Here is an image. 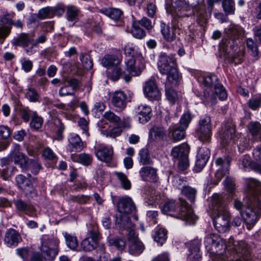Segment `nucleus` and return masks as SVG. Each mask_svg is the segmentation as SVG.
I'll return each instance as SVG.
<instances>
[{
    "mask_svg": "<svg viewBox=\"0 0 261 261\" xmlns=\"http://www.w3.org/2000/svg\"><path fill=\"white\" fill-rule=\"evenodd\" d=\"M36 180V178L32 177L30 174H28L27 177L22 174L17 175L15 177V181L18 187L26 196L36 194L34 184Z\"/></svg>",
    "mask_w": 261,
    "mask_h": 261,
    "instance_id": "12",
    "label": "nucleus"
},
{
    "mask_svg": "<svg viewBox=\"0 0 261 261\" xmlns=\"http://www.w3.org/2000/svg\"><path fill=\"white\" fill-rule=\"evenodd\" d=\"M227 35V39H223L222 42H223L226 45V50L228 49V47L230 44V47L232 44L231 42H234V41L239 39L244 36L245 31L244 29L240 26L237 25H231L226 31Z\"/></svg>",
    "mask_w": 261,
    "mask_h": 261,
    "instance_id": "17",
    "label": "nucleus"
},
{
    "mask_svg": "<svg viewBox=\"0 0 261 261\" xmlns=\"http://www.w3.org/2000/svg\"><path fill=\"white\" fill-rule=\"evenodd\" d=\"M192 119V117L189 112L185 113L180 118L179 126L186 129L191 122Z\"/></svg>",
    "mask_w": 261,
    "mask_h": 261,
    "instance_id": "59",
    "label": "nucleus"
},
{
    "mask_svg": "<svg viewBox=\"0 0 261 261\" xmlns=\"http://www.w3.org/2000/svg\"><path fill=\"white\" fill-rule=\"evenodd\" d=\"M172 1L171 6L167 11L171 14L172 23L175 26L177 24L178 19L193 15V11L191 10L186 0Z\"/></svg>",
    "mask_w": 261,
    "mask_h": 261,
    "instance_id": "8",
    "label": "nucleus"
},
{
    "mask_svg": "<svg viewBox=\"0 0 261 261\" xmlns=\"http://www.w3.org/2000/svg\"><path fill=\"white\" fill-rule=\"evenodd\" d=\"M16 252L23 261H26L30 255V251L28 247H21L17 248Z\"/></svg>",
    "mask_w": 261,
    "mask_h": 261,
    "instance_id": "64",
    "label": "nucleus"
},
{
    "mask_svg": "<svg viewBox=\"0 0 261 261\" xmlns=\"http://www.w3.org/2000/svg\"><path fill=\"white\" fill-rule=\"evenodd\" d=\"M113 105L119 111L123 110L126 106V96L122 91H115L112 98Z\"/></svg>",
    "mask_w": 261,
    "mask_h": 261,
    "instance_id": "28",
    "label": "nucleus"
},
{
    "mask_svg": "<svg viewBox=\"0 0 261 261\" xmlns=\"http://www.w3.org/2000/svg\"><path fill=\"white\" fill-rule=\"evenodd\" d=\"M239 165L240 168L244 170L249 167L252 169L253 161L251 162L249 155L246 154L240 158Z\"/></svg>",
    "mask_w": 261,
    "mask_h": 261,
    "instance_id": "50",
    "label": "nucleus"
},
{
    "mask_svg": "<svg viewBox=\"0 0 261 261\" xmlns=\"http://www.w3.org/2000/svg\"><path fill=\"white\" fill-rule=\"evenodd\" d=\"M58 240L47 235L42 237L40 250L45 259H54L58 253Z\"/></svg>",
    "mask_w": 261,
    "mask_h": 261,
    "instance_id": "9",
    "label": "nucleus"
},
{
    "mask_svg": "<svg viewBox=\"0 0 261 261\" xmlns=\"http://www.w3.org/2000/svg\"><path fill=\"white\" fill-rule=\"evenodd\" d=\"M202 100L205 105H213L216 103V97L214 96H210L209 91L207 89L204 90L203 98Z\"/></svg>",
    "mask_w": 261,
    "mask_h": 261,
    "instance_id": "60",
    "label": "nucleus"
},
{
    "mask_svg": "<svg viewBox=\"0 0 261 261\" xmlns=\"http://www.w3.org/2000/svg\"><path fill=\"white\" fill-rule=\"evenodd\" d=\"M41 169V166L37 160H29L27 166V170H30L34 174H37Z\"/></svg>",
    "mask_w": 261,
    "mask_h": 261,
    "instance_id": "54",
    "label": "nucleus"
},
{
    "mask_svg": "<svg viewBox=\"0 0 261 261\" xmlns=\"http://www.w3.org/2000/svg\"><path fill=\"white\" fill-rule=\"evenodd\" d=\"M186 129L180 126H170L169 132L171 134L172 138L174 141H178L183 139L186 135Z\"/></svg>",
    "mask_w": 261,
    "mask_h": 261,
    "instance_id": "32",
    "label": "nucleus"
},
{
    "mask_svg": "<svg viewBox=\"0 0 261 261\" xmlns=\"http://www.w3.org/2000/svg\"><path fill=\"white\" fill-rule=\"evenodd\" d=\"M16 170L17 169L13 166H7L1 171V176L3 179L6 180L11 177Z\"/></svg>",
    "mask_w": 261,
    "mask_h": 261,
    "instance_id": "57",
    "label": "nucleus"
},
{
    "mask_svg": "<svg viewBox=\"0 0 261 261\" xmlns=\"http://www.w3.org/2000/svg\"><path fill=\"white\" fill-rule=\"evenodd\" d=\"M22 69L25 72L31 71L33 68V62L26 58H22L20 60Z\"/></svg>",
    "mask_w": 261,
    "mask_h": 261,
    "instance_id": "62",
    "label": "nucleus"
},
{
    "mask_svg": "<svg viewBox=\"0 0 261 261\" xmlns=\"http://www.w3.org/2000/svg\"><path fill=\"white\" fill-rule=\"evenodd\" d=\"M95 154L99 160L109 163L113 159V150L111 147L101 145L95 150Z\"/></svg>",
    "mask_w": 261,
    "mask_h": 261,
    "instance_id": "23",
    "label": "nucleus"
},
{
    "mask_svg": "<svg viewBox=\"0 0 261 261\" xmlns=\"http://www.w3.org/2000/svg\"><path fill=\"white\" fill-rule=\"evenodd\" d=\"M246 45L248 49L251 52V55L253 57H256L258 55V49L257 45L253 41V40L249 38L246 40Z\"/></svg>",
    "mask_w": 261,
    "mask_h": 261,
    "instance_id": "56",
    "label": "nucleus"
},
{
    "mask_svg": "<svg viewBox=\"0 0 261 261\" xmlns=\"http://www.w3.org/2000/svg\"><path fill=\"white\" fill-rule=\"evenodd\" d=\"M66 244L68 248L74 250L78 246V241L75 236L67 232H63Z\"/></svg>",
    "mask_w": 261,
    "mask_h": 261,
    "instance_id": "40",
    "label": "nucleus"
},
{
    "mask_svg": "<svg viewBox=\"0 0 261 261\" xmlns=\"http://www.w3.org/2000/svg\"><path fill=\"white\" fill-rule=\"evenodd\" d=\"M16 209L20 211L25 213L27 215L32 216L34 213V207L31 204L22 200L17 199L15 202Z\"/></svg>",
    "mask_w": 261,
    "mask_h": 261,
    "instance_id": "30",
    "label": "nucleus"
},
{
    "mask_svg": "<svg viewBox=\"0 0 261 261\" xmlns=\"http://www.w3.org/2000/svg\"><path fill=\"white\" fill-rule=\"evenodd\" d=\"M220 143L223 147L237 144L239 150L243 151L249 147V141L245 138H240L236 134L235 125L231 121L225 122L222 127Z\"/></svg>",
    "mask_w": 261,
    "mask_h": 261,
    "instance_id": "6",
    "label": "nucleus"
},
{
    "mask_svg": "<svg viewBox=\"0 0 261 261\" xmlns=\"http://www.w3.org/2000/svg\"><path fill=\"white\" fill-rule=\"evenodd\" d=\"M230 161V159L229 157L219 158L215 161L216 165L220 167L216 173V177L219 180H220L228 173Z\"/></svg>",
    "mask_w": 261,
    "mask_h": 261,
    "instance_id": "24",
    "label": "nucleus"
},
{
    "mask_svg": "<svg viewBox=\"0 0 261 261\" xmlns=\"http://www.w3.org/2000/svg\"><path fill=\"white\" fill-rule=\"evenodd\" d=\"M182 193L191 201H194L197 191L195 189L189 186H184L181 190Z\"/></svg>",
    "mask_w": 261,
    "mask_h": 261,
    "instance_id": "51",
    "label": "nucleus"
},
{
    "mask_svg": "<svg viewBox=\"0 0 261 261\" xmlns=\"http://www.w3.org/2000/svg\"><path fill=\"white\" fill-rule=\"evenodd\" d=\"M71 159L74 162L80 163L85 166H88L91 163L93 158L91 155L83 153L79 154H72Z\"/></svg>",
    "mask_w": 261,
    "mask_h": 261,
    "instance_id": "33",
    "label": "nucleus"
},
{
    "mask_svg": "<svg viewBox=\"0 0 261 261\" xmlns=\"http://www.w3.org/2000/svg\"><path fill=\"white\" fill-rule=\"evenodd\" d=\"M114 174L120 181L122 187L125 190H129L131 188V183L125 174L120 172H115Z\"/></svg>",
    "mask_w": 261,
    "mask_h": 261,
    "instance_id": "45",
    "label": "nucleus"
},
{
    "mask_svg": "<svg viewBox=\"0 0 261 261\" xmlns=\"http://www.w3.org/2000/svg\"><path fill=\"white\" fill-rule=\"evenodd\" d=\"M162 211L165 214L181 219L190 225L194 224L198 219L191 206L185 199L180 198L177 206L175 201L169 200L163 205Z\"/></svg>",
    "mask_w": 261,
    "mask_h": 261,
    "instance_id": "4",
    "label": "nucleus"
},
{
    "mask_svg": "<svg viewBox=\"0 0 261 261\" xmlns=\"http://www.w3.org/2000/svg\"><path fill=\"white\" fill-rule=\"evenodd\" d=\"M143 91L145 97L151 100H159L161 99V92L153 80H149L145 83Z\"/></svg>",
    "mask_w": 261,
    "mask_h": 261,
    "instance_id": "18",
    "label": "nucleus"
},
{
    "mask_svg": "<svg viewBox=\"0 0 261 261\" xmlns=\"http://www.w3.org/2000/svg\"><path fill=\"white\" fill-rule=\"evenodd\" d=\"M248 106L252 110H256L261 106V94H256L252 96V97L247 102Z\"/></svg>",
    "mask_w": 261,
    "mask_h": 261,
    "instance_id": "43",
    "label": "nucleus"
},
{
    "mask_svg": "<svg viewBox=\"0 0 261 261\" xmlns=\"http://www.w3.org/2000/svg\"><path fill=\"white\" fill-rule=\"evenodd\" d=\"M199 140L203 143H209L212 137V124L209 116H204L199 121V127L197 130Z\"/></svg>",
    "mask_w": 261,
    "mask_h": 261,
    "instance_id": "11",
    "label": "nucleus"
},
{
    "mask_svg": "<svg viewBox=\"0 0 261 261\" xmlns=\"http://www.w3.org/2000/svg\"><path fill=\"white\" fill-rule=\"evenodd\" d=\"M43 123V119L38 115L37 112H33L30 122V127L34 130H38L41 127Z\"/></svg>",
    "mask_w": 261,
    "mask_h": 261,
    "instance_id": "41",
    "label": "nucleus"
},
{
    "mask_svg": "<svg viewBox=\"0 0 261 261\" xmlns=\"http://www.w3.org/2000/svg\"><path fill=\"white\" fill-rule=\"evenodd\" d=\"M135 110L140 123H145L150 119L151 109L148 106L141 104L138 106Z\"/></svg>",
    "mask_w": 261,
    "mask_h": 261,
    "instance_id": "26",
    "label": "nucleus"
},
{
    "mask_svg": "<svg viewBox=\"0 0 261 261\" xmlns=\"http://www.w3.org/2000/svg\"><path fill=\"white\" fill-rule=\"evenodd\" d=\"M153 238L155 242L162 245L166 240L167 230L162 228L158 229L155 231Z\"/></svg>",
    "mask_w": 261,
    "mask_h": 261,
    "instance_id": "49",
    "label": "nucleus"
},
{
    "mask_svg": "<svg viewBox=\"0 0 261 261\" xmlns=\"http://www.w3.org/2000/svg\"><path fill=\"white\" fill-rule=\"evenodd\" d=\"M248 128L256 141L261 140V124L258 122H250Z\"/></svg>",
    "mask_w": 261,
    "mask_h": 261,
    "instance_id": "35",
    "label": "nucleus"
},
{
    "mask_svg": "<svg viewBox=\"0 0 261 261\" xmlns=\"http://www.w3.org/2000/svg\"><path fill=\"white\" fill-rule=\"evenodd\" d=\"M115 66V68L111 72L110 71L108 72V75L109 77L113 81H117L119 79L121 75L123 74V72L121 71L119 68L117 66Z\"/></svg>",
    "mask_w": 261,
    "mask_h": 261,
    "instance_id": "63",
    "label": "nucleus"
},
{
    "mask_svg": "<svg viewBox=\"0 0 261 261\" xmlns=\"http://www.w3.org/2000/svg\"><path fill=\"white\" fill-rule=\"evenodd\" d=\"M21 241V237L18 231L14 229L10 228L7 230L4 242L9 247H16Z\"/></svg>",
    "mask_w": 261,
    "mask_h": 261,
    "instance_id": "22",
    "label": "nucleus"
},
{
    "mask_svg": "<svg viewBox=\"0 0 261 261\" xmlns=\"http://www.w3.org/2000/svg\"><path fill=\"white\" fill-rule=\"evenodd\" d=\"M15 46H20L24 48L28 55H32L35 52L34 47L35 46L34 37L30 34L21 33L14 38L12 42Z\"/></svg>",
    "mask_w": 261,
    "mask_h": 261,
    "instance_id": "13",
    "label": "nucleus"
},
{
    "mask_svg": "<svg viewBox=\"0 0 261 261\" xmlns=\"http://www.w3.org/2000/svg\"><path fill=\"white\" fill-rule=\"evenodd\" d=\"M80 59L85 69L90 70L92 68L93 63L88 55L82 53L80 56Z\"/></svg>",
    "mask_w": 261,
    "mask_h": 261,
    "instance_id": "52",
    "label": "nucleus"
},
{
    "mask_svg": "<svg viewBox=\"0 0 261 261\" xmlns=\"http://www.w3.org/2000/svg\"><path fill=\"white\" fill-rule=\"evenodd\" d=\"M222 7L224 12L227 14H232L234 12V3L233 0H223Z\"/></svg>",
    "mask_w": 261,
    "mask_h": 261,
    "instance_id": "55",
    "label": "nucleus"
},
{
    "mask_svg": "<svg viewBox=\"0 0 261 261\" xmlns=\"http://www.w3.org/2000/svg\"><path fill=\"white\" fill-rule=\"evenodd\" d=\"M252 154L253 156L252 169L261 174V147H256Z\"/></svg>",
    "mask_w": 261,
    "mask_h": 261,
    "instance_id": "34",
    "label": "nucleus"
},
{
    "mask_svg": "<svg viewBox=\"0 0 261 261\" xmlns=\"http://www.w3.org/2000/svg\"><path fill=\"white\" fill-rule=\"evenodd\" d=\"M158 66L160 72L163 75H166L165 87L167 98L171 102H174L177 98V94L172 88L178 84L180 79L176 59L173 56H168L165 53H161Z\"/></svg>",
    "mask_w": 261,
    "mask_h": 261,
    "instance_id": "3",
    "label": "nucleus"
},
{
    "mask_svg": "<svg viewBox=\"0 0 261 261\" xmlns=\"http://www.w3.org/2000/svg\"><path fill=\"white\" fill-rule=\"evenodd\" d=\"M139 162L142 165H151L152 161L149 154V151L147 149L143 148L139 151Z\"/></svg>",
    "mask_w": 261,
    "mask_h": 261,
    "instance_id": "46",
    "label": "nucleus"
},
{
    "mask_svg": "<svg viewBox=\"0 0 261 261\" xmlns=\"http://www.w3.org/2000/svg\"><path fill=\"white\" fill-rule=\"evenodd\" d=\"M25 98L30 102H36L39 101L40 96L36 90L31 87H28L25 92Z\"/></svg>",
    "mask_w": 261,
    "mask_h": 261,
    "instance_id": "42",
    "label": "nucleus"
},
{
    "mask_svg": "<svg viewBox=\"0 0 261 261\" xmlns=\"http://www.w3.org/2000/svg\"><path fill=\"white\" fill-rule=\"evenodd\" d=\"M149 136L156 140H163L166 136L165 128L162 126H153L149 131Z\"/></svg>",
    "mask_w": 261,
    "mask_h": 261,
    "instance_id": "37",
    "label": "nucleus"
},
{
    "mask_svg": "<svg viewBox=\"0 0 261 261\" xmlns=\"http://www.w3.org/2000/svg\"><path fill=\"white\" fill-rule=\"evenodd\" d=\"M187 2L191 10L195 11L198 15L205 17L203 16V12H201V9L203 10L204 8V0H187Z\"/></svg>",
    "mask_w": 261,
    "mask_h": 261,
    "instance_id": "38",
    "label": "nucleus"
},
{
    "mask_svg": "<svg viewBox=\"0 0 261 261\" xmlns=\"http://www.w3.org/2000/svg\"><path fill=\"white\" fill-rule=\"evenodd\" d=\"M131 33L134 37L139 39H142L146 35L145 32L139 27V23L137 22H134L133 23Z\"/></svg>",
    "mask_w": 261,
    "mask_h": 261,
    "instance_id": "47",
    "label": "nucleus"
},
{
    "mask_svg": "<svg viewBox=\"0 0 261 261\" xmlns=\"http://www.w3.org/2000/svg\"><path fill=\"white\" fill-rule=\"evenodd\" d=\"M67 149L70 152H80L84 148L81 138L76 134H71L68 138Z\"/></svg>",
    "mask_w": 261,
    "mask_h": 261,
    "instance_id": "27",
    "label": "nucleus"
},
{
    "mask_svg": "<svg viewBox=\"0 0 261 261\" xmlns=\"http://www.w3.org/2000/svg\"><path fill=\"white\" fill-rule=\"evenodd\" d=\"M161 32L163 38L168 42H172L175 40L176 35L173 29H170V27L164 22L160 24Z\"/></svg>",
    "mask_w": 261,
    "mask_h": 261,
    "instance_id": "31",
    "label": "nucleus"
},
{
    "mask_svg": "<svg viewBox=\"0 0 261 261\" xmlns=\"http://www.w3.org/2000/svg\"><path fill=\"white\" fill-rule=\"evenodd\" d=\"M108 242L109 246H115L119 250H123L126 245L125 240L118 237L109 239Z\"/></svg>",
    "mask_w": 261,
    "mask_h": 261,
    "instance_id": "44",
    "label": "nucleus"
},
{
    "mask_svg": "<svg viewBox=\"0 0 261 261\" xmlns=\"http://www.w3.org/2000/svg\"><path fill=\"white\" fill-rule=\"evenodd\" d=\"M212 205L216 211L213 219L215 229L220 233H224L230 226V213L226 206L223 203L221 197L218 195L213 196Z\"/></svg>",
    "mask_w": 261,
    "mask_h": 261,
    "instance_id": "5",
    "label": "nucleus"
},
{
    "mask_svg": "<svg viewBox=\"0 0 261 261\" xmlns=\"http://www.w3.org/2000/svg\"><path fill=\"white\" fill-rule=\"evenodd\" d=\"M204 85L214 92L220 99H225L227 97V93L223 86L219 83L218 77L212 74L202 77Z\"/></svg>",
    "mask_w": 261,
    "mask_h": 261,
    "instance_id": "10",
    "label": "nucleus"
},
{
    "mask_svg": "<svg viewBox=\"0 0 261 261\" xmlns=\"http://www.w3.org/2000/svg\"><path fill=\"white\" fill-rule=\"evenodd\" d=\"M120 63L119 59L113 55H107L101 59V64L109 69L115 66H117Z\"/></svg>",
    "mask_w": 261,
    "mask_h": 261,
    "instance_id": "36",
    "label": "nucleus"
},
{
    "mask_svg": "<svg viewBox=\"0 0 261 261\" xmlns=\"http://www.w3.org/2000/svg\"><path fill=\"white\" fill-rule=\"evenodd\" d=\"M204 244L205 248L212 253L221 254L219 251L227 249L234 254L233 258L230 256L229 258L226 255L220 254L214 261H249L250 259V249L243 241L234 242L233 239H230L228 244L225 245L219 235L212 233L206 236Z\"/></svg>",
    "mask_w": 261,
    "mask_h": 261,
    "instance_id": "1",
    "label": "nucleus"
},
{
    "mask_svg": "<svg viewBox=\"0 0 261 261\" xmlns=\"http://www.w3.org/2000/svg\"><path fill=\"white\" fill-rule=\"evenodd\" d=\"M139 174L142 180L145 181L156 182L159 179L158 169L150 166L142 167Z\"/></svg>",
    "mask_w": 261,
    "mask_h": 261,
    "instance_id": "20",
    "label": "nucleus"
},
{
    "mask_svg": "<svg viewBox=\"0 0 261 261\" xmlns=\"http://www.w3.org/2000/svg\"><path fill=\"white\" fill-rule=\"evenodd\" d=\"M120 224V228L126 230L128 241V252L130 254L138 255L140 254L144 250V246L135 234L134 225L129 221L126 216L117 220Z\"/></svg>",
    "mask_w": 261,
    "mask_h": 261,
    "instance_id": "7",
    "label": "nucleus"
},
{
    "mask_svg": "<svg viewBox=\"0 0 261 261\" xmlns=\"http://www.w3.org/2000/svg\"><path fill=\"white\" fill-rule=\"evenodd\" d=\"M190 147L187 144H182L173 147L171 151V155L173 158L178 160L188 156Z\"/></svg>",
    "mask_w": 261,
    "mask_h": 261,
    "instance_id": "29",
    "label": "nucleus"
},
{
    "mask_svg": "<svg viewBox=\"0 0 261 261\" xmlns=\"http://www.w3.org/2000/svg\"><path fill=\"white\" fill-rule=\"evenodd\" d=\"M201 242L198 239L194 240L190 242L189 246V254L188 261H200L201 254L200 251Z\"/></svg>",
    "mask_w": 261,
    "mask_h": 261,
    "instance_id": "21",
    "label": "nucleus"
},
{
    "mask_svg": "<svg viewBox=\"0 0 261 261\" xmlns=\"http://www.w3.org/2000/svg\"><path fill=\"white\" fill-rule=\"evenodd\" d=\"M99 239L97 227L94 226L92 230L88 231L87 236L81 242V246L85 251H92L97 246Z\"/></svg>",
    "mask_w": 261,
    "mask_h": 261,
    "instance_id": "14",
    "label": "nucleus"
},
{
    "mask_svg": "<svg viewBox=\"0 0 261 261\" xmlns=\"http://www.w3.org/2000/svg\"><path fill=\"white\" fill-rule=\"evenodd\" d=\"M122 132V128L119 125L114 127L110 130H101V133L107 137L115 138L121 135Z\"/></svg>",
    "mask_w": 261,
    "mask_h": 261,
    "instance_id": "48",
    "label": "nucleus"
},
{
    "mask_svg": "<svg viewBox=\"0 0 261 261\" xmlns=\"http://www.w3.org/2000/svg\"><path fill=\"white\" fill-rule=\"evenodd\" d=\"M210 156V151L208 148H200L197 154V159L195 162V167L199 171L205 166Z\"/></svg>",
    "mask_w": 261,
    "mask_h": 261,
    "instance_id": "25",
    "label": "nucleus"
},
{
    "mask_svg": "<svg viewBox=\"0 0 261 261\" xmlns=\"http://www.w3.org/2000/svg\"><path fill=\"white\" fill-rule=\"evenodd\" d=\"M100 12L115 20H118L122 14V11L117 8H103L100 10Z\"/></svg>",
    "mask_w": 261,
    "mask_h": 261,
    "instance_id": "39",
    "label": "nucleus"
},
{
    "mask_svg": "<svg viewBox=\"0 0 261 261\" xmlns=\"http://www.w3.org/2000/svg\"><path fill=\"white\" fill-rule=\"evenodd\" d=\"M125 65L126 68L123 71V79L126 82L130 81L132 76H138L140 74L141 70L135 66V60L133 57H129L125 62Z\"/></svg>",
    "mask_w": 261,
    "mask_h": 261,
    "instance_id": "19",
    "label": "nucleus"
},
{
    "mask_svg": "<svg viewBox=\"0 0 261 261\" xmlns=\"http://www.w3.org/2000/svg\"><path fill=\"white\" fill-rule=\"evenodd\" d=\"M79 14L77 8L73 6H69L67 7V18L68 21H76Z\"/></svg>",
    "mask_w": 261,
    "mask_h": 261,
    "instance_id": "53",
    "label": "nucleus"
},
{
    "mask_svg": "<svg viewBox=\"0 0 261 261\" xmlns=\"http://www.w3.org/2000/svg\"><path fill=\"white\" fill-rule=\"evenodd\" d=\"M38 17L40 19L53 17L51 7H46L40 9L38 12Z\"/></svg>",
    "mask_w": 261,
    "mask_h": 261,
    "instance_id": "61",
    "label": "nucleus"
},
{
    "mask_svg": "<svg viewBox=\"0 0 261 261\" xmlns=\"http://www.w3.org/2000/svg\"><path fill=\"white\" fill-rule=\"evenodd\" d=\"M9 157L15 164L19 166L23 170H27V166L29 159L20 151V146L18 144H15L13 150L9 154Z\"/></svg>",
    "mask_w": 261,
    "mask_h": 261,
    "instance_id": "16",
    "label": "nucleus"
},
{
    "mask_svg": "<svg viewBox=\"0 0 261 261\" xmlns=\"http://www.w3.org/2000/svg\"><path fill=\"white\" fill-rule=\"evenodd\" d=\"M103 116L111 123L118 124L120 121V117L110 111L106 112Z\"/></svg>",
    "mask_w": 261,
    "mask_h": 261,
    "instance_id": "58",
    "label": "nucleus"
},
{
    "mask_svg": "<svg viewBox=\"0 0 261 261\" xmlns=\"http://www.w3.org/2000/svg\"><path fill=\"white\" fill-rule=\"evenodd\" d=\"M117 210L121 214L116 220V223L120 228V224L117 223V220L126 216L129 219L128 214L133 213L135 210V206L132 199L129 197H122L119 199L117 202ZM130 220V219H129Z\"/></svg>",
    "mask_w": 261,
    "mask_h": 261,
    "instance_id": "15",
    "label": "nucleus"
},
{
    "mask_svg": "<svg viewBox=\"0 0 261 261\" xmlns=\"http://www.w3.org/2000/svg\"><path fill=\"white\" fill-rule=\"evenodd\" d=\"M247 193L243 202L235 199L234 207L240 212L247 223L254 224L261 214V182L249 178L246 180Z\"/></svg>",
    "mask_w": 261,
    "mask_h": 261,
    "instance_id": "2",
    "label": "nucleus"
}]
</instances>
